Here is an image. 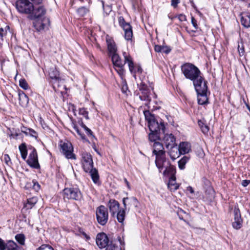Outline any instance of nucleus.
<instances>
[{"label":"nucleus","instance_id":"obj_58","mask_svg":"<svg viewBox=\"0 0 250 250\" xmlns=\"http://www.w3.org/2000/svg\"><path fill=\"white\" fill-rule=\"evenodd\" d=\"M191 22L193 26L196 29L197 27V24L196 23V20L193 17L191 18Z\"/></svg>","mask_w":250,"mask_h":250},{"label":"nucleus","instance_id":"obj_64","mask_svg":"<svg viewBox=\"0 0 250 250\" xmlns=\"http://www.w3.org/2000/svg\"><path fill=\"white\" fill-rule=\"evenodd\" d=\"M70 108L72 110L74 113H75V111L76 110L75 106L73 104H71V106H69V110H70Z\"/></svg>","mask_w":250,"mask_h":250},{"label":"nucleus","instance_id":"obj_28","mask_svg":"<svg viewBox=\"0 0 250 250\" xmlns=\"http://www.w3.org/2000/svg\"><path fill=\"white\" fill-rule=\"evenodd\" d=\"M21 131L24 133L26 136H30L33 137L37 138L38 137V134L34 130L27 128L24 126H22L21 128Z\"/></svg>","mask_w":250,"mask_h":250},{"label":"nucleus","instance_id":"obj_42","mask_svg":"<svg viewBox=\"0 0 250 250\" xmlns=\"http://www.w3.org/2000/svg\"><path fill=\"white\" fill-rule=\"evenodd\" d=\"M37 250H54V249L48 245H42Z\"/></svg>","mask_w":250,"mask_h":250},{"label":"nucleus","instance_id":"obj_16","mask_svg":"<svg viewBox=\"0 0 250 250\" xmlns=\"http://www.w3.org/2000/svg\"><path fill=\"white\" fill-rule=\"evenodd\" d=\"M123 204L125 209L129 210L131 206L137 208L139 205V202L134 197H131L130 198L125 197L123 199Z\"/></svg>","mask_w":250,"mask_h":250},{"label":"nucleus","instance_id":"obj_18","mask_svg":"<svg viewBox=\"0 0 250 250\" xmlns=\"http://www.w3.org/2000/svg\"><path fill=\"white\" fill-rule=\"evenodd\" d=\"M234 221L232 223V227L236 229H240L242 226V219L241 218L240 210L236 208L234 209Z\"/></svg>","mask_w":250,"mask_h":250},{"label":"nucleus","instance_id":"obj_37","mask_svg":"<svg viewBox=\"0 0 250 250\" xmlns=\"http://www.w3.org/2000/svg\"><path fill=\"white\" fill-rule=\"evenodd\" d=\"M125 208L124 209H120L118 211L117 214V218L119 222L123 223L125 217Z\"/></svg>","mask_w":250,"mask_h":250},{"label":"nucleus","instance_id":"obj_46","mask_svg":"<svg viewBox=\"0 0 250 250\" xmlns=\"http://www.w3.org/2000/svg\"><path fill=\"white\" fill-rule=\"evenodd\" d=\"M32 182L33 183V188L37 191H38L40 189V185L35 181L33 180Z\"/></svg>","mask_w":250,"mask_h":250},{"label":"nucleus","instance_id":"obj_38","mask_svg":"<svg viewBox=\"0 0 250 250\" xmlns=\"http://www.w3.org/2000/svg\"><path fill=\"white\" fill-rule=\"evenodd\" d=\"M106 250H122V248L120 246H118L116 242L112 241L107 246Z\"/></svg>","mask_w":250,"mask_h":250},{"label":"nucleus","instance_id":"obj_25","mask_svg":"<svg viewBox=\"0 0 250 250\" xmlns=\"http://www.w3.org/2000/svg\"><path fill=\"white\" fill-rule=\"evenodd\" d=\"M32 12L33 16L36 19H38L45 14L46 11L43 7L39 6L37 8L33 7Z\"/></svg>","mask_w":250,"mask_h":250},{"label":"nucleus","instance_id":"obj_27","mask_svg":"<svg viewBox=\"0 0 250 250\" xmlns=\"http://www.w3.org/2000/svg\"><path fill=\"white\" fill-rule=\"evenodd\" d=\"M207 92L197 93L198 103L199 104L204 105L208 103V98L207 97Z\"/></svg>","mask_w":250,"mask_h":250},{"label":"nucleus","instance_id":"obj_13","mask_svg":"<svg viewBox=\"0 0 250 250\" xmlns=\"http://www.w3.org/2000/svg\"><path fill=\"white\" fill-rule=\"evenodd\" d=\"M155 164L158 168L159 172H161L164 168H165L167 165H169V161L167 160L166 154L163 155V152H160L158 156H156Z\"/></svg>","mask_w":250,"mask_h":250},{"label":"nucleus","instance_id":"obj_47","mask_svg":"<svg viewBox=\"0 0 250 250\" xmlns=\"http://www.w3.org/2000/svg\"><path fill=\"white\" fill-rule=\"evenodd\" d=\"M6 249V243H5L2 239L0 238V250H5Z\"/></svg>","mask_w":250,"mask_h":250},{"label":"nucleus","instance_id":"obj_26","mask_svg":"<svg viewBox=\"0 0 250 250\" xmlns=\"http://www.w3.org/2000/svg\"><path fill=\"white\" fill-rule=\"evenodd\" d=\"M123 56L125 58L124 62H125V63L126 62L128 63V65L130 71L131 73H133V72L135 73V72L134 71V63L132 60L131 57L125 52H124L123 53Z\"/></svg>","mask_w":250,"mask_h":250},{"label":"nucleus","instance_id":"obj_11","mask_svg":"<svg viewBox=\"0 0 250 250\" xmlns=\"http://www.w3.org/2000/svg\"><path fill=\"white\" fill-rule=\"evenodd\" d=\"M119 25L125 32V38L127 41H131L133 37L132 27L129 23L126 22L124 18L120 16L118 19Z\"/></svg>","mask_w":250,"mask_h":250},{"label":"nucleus","instance_id":"obj_51","mask_svg":"<svg viewBox=\"0 0 250 250\" xmlns=\"http://www.w3.org/2000/svg\"><path fill=\"white\" fill-rule=\"evenodd\" d=\"M6 34V31H4L3 28H0V37L1 40H2V38L4 36H5Z\"/></svg>","mask_w":250,"mask_h":250},{"label":"nucleus","instance_id":"obj_4","mask_svg":"<svg viewBox=\"0 0 250 250\" xmlns=\"http://www.w3.org/2000/svg\"><path fill=\"white\" fill-rule=\"evenodd\" d=\"M190 150V144L188 142H183L180 143L178 147L176 146L174 150H170L169 154L172 160H175L181 154L188 153Z\"/></svg>","mask_w":250,"mask_h":250},{"label":"nucleus","instance_id":"obj_45","mask_svg":"<svg viewBox=\"0 0 250 250\" xmlns=\"http://www.w3.org/2000/svg\"><path fill=\"white\" fill-rule=\"evenodd\" d=\"M73 128L74 130L77 132L78 134L83 139L84 138V135L81 132L80 129L79 128V126H73Z\"/></svg>","mask_w":250,"mask_h":250},{"label":"nucleus","instance_id":"obj_7","mask_svg":"<svg viewBox=\"0 0 250 250\" xmlns=\"http://www.w3.org/2000/svg\"><path fill=\"white\" fill-rule=\"evenodd\" d=\"M144 114L145 117V119L148 123V125H165L164 122H161L159 124L157 117L154 114L151 113L149 110L144 111ZM166 117L168 120V123L166 122L165 124L167 125L168 124L172 125V122L170 121V120H172V117L170 116H166Z\"/></svg>","mask_w":250,"mask_h":250},{"label":"nucleus","instance_id":"obj_20","mask_svg":"<svg viewBox=\"0 0 250 250\" xmlns=\"http://www.w3.org/2000/svg\"><path fill=\"white\" fill-rule=\"evenodd\" d=\"M240 21L242 25L245 27H250V14L248 12H244L240 15Z\"/></svg>","mask_w":250,"mask_h":250},{"label":"nucleus","instance_id":"obj_21","mask_svg":"<svg viewBox=\"0 0 250 250\" xmlns=\"http://www.w3.org/2000/svg\"><path fill=\"white\" fill-rule=\"evenodd\" d=\"M18 97L20 104L23 107L26 106L29 101L27 96L23 91H19Z\"/></svg>","mask_w":250,"mask_h":250},{"label":"nucleus","instance_id":"obj_56","mask_svg":"<svg viewBox=\"0 0 250 250\" xmlns=\"http://www.w3.org/2000/svg\"><path fill=\"white\" fill-rule=\"evenodd\" d=\"M178 19L181 21H186V17L185 15H184L183 14H180L178 16Z\"/></svg>","mask_w":250,"mask_h":250},{"label":"nucleus","instance_id":"obj_31","mask_svg":"<svg viewBox=\"0 0 250 250\" xmlns=\"http://www.w3.org/2000/svg\"><path fill=\"white\" fill-rule=\"evenodd\" d=\"M49 75L51 79L58 80L60 79L59 72L55 67L51 68L49 70Z\"/></svg>","mask_w":250,"mask_h":250},{"label":"nucleus","instance_id":"obj_39","mask_svg":"<svg viewBox=\"0 0 250 250\" xmlns=\"http://www.w3.org/2000/svg\"><path fill=\"white\" fill-rule=\"evenodd\" d=\"M15 239L21 245H24L25 243V236L23 234H18L15 236Z\"/></svg>","mask_w":250,"mask_h":250},{"label":"nucleus","instance_id":"obj_9","mask_svg":"<svg viewBox=\"0 0 250 250\" xmlns=\"http://www.w3.org/2000/svg\"><path fill=\"white\" fill-rule=\"evenodd\" d=\"M198 78H196L195 80L192 81L193 84L197 93L201 92H207L208 91V82L205 80V78L201 74Z\"/></svg>","mask_w":250,"mask_h":250},{"label":"nucleus","instance_id":"obj_36","mask_svg":"<svg viewBox=\"0 0 250 250\" xmlns=\"http://www.w3.org/2000/svg\"><path fill=\"white\" fill-rule=\"evenodd\" d=\"M189 157L187 156H184L178 161V167L181 170L185 168V165L188 161Z\"/></svg>","mask_w":250,"mask_h":250},{"label":"nucleus","instance_id":"obj_23","mask_svg":"<svg viewBox=\"0 0 250 250\" xmlns=\"http://www.w3.org/2000/svg\"><path fill=\"white\" fill-rule=\"evenodd\" d=\"M154 143L153 145L154 149L153 150V153L155 154L156 156H158L160 152H163V155L165 154V151L164 149L163 145L158 142L154 141Z\"/></svg>","mask_w":250,"mask_h":250},{"label":"nucleus","instance_id":"obj_44","mask_svg":"<svg viewBox=\"0 0 250 250\" xmlns=\"http://www.w3.org/2000/svg\"><path fill=\"white\" fill-rule=\"evenodd\" d=\"M79 114L83 115L85 119H88V112L85 108H80L79 109Z\"/></svg>","mask_w":250,"mask_h":250},{"label":"nucleus","instance_id":"obj_6","mask_svg":"<svg viewBox=\"0 0 250 250\" xmlns=\"http://www.w3.org/2000/svg\"><path fill=\"white\" fill-rule=\"evenodd\" d=\"M96 215L97 222L102 226L105 225L108 220V212L107 208L104 206L101 205L96 208Z\"/></svg>","mask_w":250,"mask_h":250},{"label":"nucleus","instance_id":"obj_33","mask_svg":"<svg viewBox=\"0 0 250 250\" xmlns=\"http://www.w3.org/2000/svg\"><path fill=\"white\" fill-rule=\"evenodd\" d=\"M19 148L22 158L25 160L27 155V149L26 144L25 143H22L19 146Z\"/></svg>","mask_w":250,"mask_h":250},{"label":"nucleus","instance_id":"obj_29","mask_svg":"<svg viewBox=\"0 0 250 250\" xmlns=\"http://www.w3.org/2000/svg\"><path fill=\"white\" fill-rule=\"evenodd\" d=\"M167 186L170 190L175 191L178 188L179 185L176 183L175 176L170 177Z\"/></svg>","mask_w":250,"mask_h":250},{"label":"nucleus","instance_id":"obj_60","mask_svg":"<svg viewBox=\"0 0 250 250\" xmlns=\"http://www.w3.org/2000/svg\"><path fill=\"white\" fill-rule=\"evenodd\" d=\"M118 241L119 242L120 245L124 246L125 245V242L124 241H122L121 237L118 236L117 238Z\"/></svg>","mask_w":250,"mask_h":250},{"label":"nucleus","instance_id":"obj_17","mask_svg":"<svg viewBox=\"0 0 250 250\" xmlns=\"http://www.w3.org/2000/svg\"><path fill=\"white\" fill-rule=\"evenodd\" d=\"M34 26L37 31L40 32L43 30L49 24V20L48 18L43 19H37L33 23Z\"/></svg>","mask_w":250,"mask_h":250},{"label":"nucleus","instance_id":"obj_1","mask_svg":"<svg viewBox=\"0 0 250 250\" xmlns=\"http://www.w3.org/2000/svg\"><path fill=\"white\" fill-rule=\"evenodd\" d=\"M150 133L148 138L150 141H155L163 139L166 146L167 149L174 150L176 146L175 138L170 134H165V126H148Z\"/></svg>","mask_w":250,"mask_h":250},{"label":"nucleus","instance_id":"obj_50","mask_svg":"<svg viewBox=\"0 0 250 250\" xmlns=\"http://www.w3.org/2000/svg\"><path fill=\"white\" fill-rule=\"evenodd\" d=\"M171 49L167 46H162V52L168 54L170 52Z\"/></svg>","mask_w":250,"mask_h":250},{"label":"nucleus","instance_id":"obj_2","mask_svg":"<svg viewBox=\"0 0 250 250\" xmlns=\"http://www.w3.org/2000/svg\"><path fill=\"white\" fill-rule=\"evenodd\" d=\"M138 86L140 91L138 93L140 99L147 102L146 105L148 106L149 109L152 105L153 106L152 110L159 109L160 107L153 105V102H151V96H153V98H156L157 95L154 92L151 93V89L143 82H142L140 84H138Z\"/></svg>","mask_w":250,"mask_h":250},{"label":"nucleus","instance_id":"obj_40","mask_svg":"<svg viewBox=\"0 0 250 250\" xmlns=\"http://www.w3.org/2000/svg\"><path fill=\"white\" fill-rule=\"evenodd\" d=\"M88 9L85 7H81L78 9L77 13L81 17H83L88 12Z\"/></svg>","mask_w":250,"mask_h":250},{"label":"nucleus","instance_id":"obj_35","mask_svg":"<svg viewBox=\"0 0 250 250\" xmlns=\"http://www.w3.org/2000/svg\"><path fill=\"white\" fill-rule=\"evenodd\" d=\"M107 48L108 51L110 53V56L112 55L116 54L117 52V47L114 42H109L107 41Z\"/></svg>","mask_w":250,"mask_h":250},{"label":"nucleus","instance_id":"obj_52","mask_svg":"<svg viewBox=\"0 0 250 250\" xmlns=\"http://www.w3.org/2000/svg\"><path fill=\"white\" fill-rule=\"evenodd\" d=\"M162 46L156 45L154 47V49L156 52H162Z\"/></svg>","mask_w":250,"mask_h":250},{"label":"nucleus","instance_id":"obj_49","mask_svg":"<svg viewBox=\"0 0 250 250\" xmlns=\"http://www.w3.org/2000/svg\"><path fill=\"white\" fill-rule=\"evenodd\" d=\"M200 129L202 132L206 134L209 131V126H200Z\"/></svg>","mask_w":250,"mask_h":250},{"label":"nucleus","instance_id":"obj_3","mask_svg":"<svg viewBox=\"0 0 250 250\" xmlns=\"http://www.w3.org/2000/svg\"><path fill=\"white\" fill-rule=\"evenodd\" d=\"M182 73L187 79L192 82L202 74L199 69L191 63H185L181 66Z\"/></svg>","mask_w":250,"mask_h":250},{"label":"nucleus","instance_id":"obj_19","mask_svg":"<svg viewBox=\"0 0 250 250\" xmlns=\"http://www.w3.org/2000/svg\"><path fill=\"white\" fill-rule=\"evenodd\" d=\"M108 207L112 215L114 216L119 210L120 204L117 201L114 199H110L108 202Z\"/></svg>","mask_w":250,"mask_h":250},{"label":"nucleus","instance_id":"obj_34","mask_svg":"<svg viewBox=\"0 0 250 250\" xmlns=\"http://www.w3.org/2000/svg\"><path fill=\"white\" fill-rule=\"evenodd\" d=\"M38 202V198L37 197H33L32 198H29L27 199V202L25 205V207L27 209L32 208Z\"/></svg>","mask_w":250,"mask_h":250},{"label":"nucleus","instance_id":"obj_48","mask_svg":"<svg viewBox=\"0 0 250 250\" xmlns=\"http://www.w3.org/2000/svg\"><path fill=\"white\" fill-rule=\"evenodd\" d=\"M79 232L80 234L79 235L82 234L83 236V237L86 239L89 240L90 239V237L86 234V233L83 230V229H79Z\"/></svg>","mask_w":250,"mask_h":250},{"label":"nucleus","instance_id":"obj_62","mask_svg":"<svg viewBox=\"0 0 250 250\" xmlns=\"http://www.w3.org/2000/svg\"><path fill=\"white\" fill-rule=\"evenodd\" d=\"M125 183L126 186L127 187L128 189H130V185L129 182L127 181V179L126 178L124 179Z\"/></svg>","mask_w":250,"mask_h":250},{"label":"nucleus","instance_id":"obj_12","mask_svg":"<svg viewBox=\"0 0 250 250\" xmlns=\"http://www.w3.org/2000/svg\"><path fill=\"white\" fill-rule=\"evenodd\" d=\"M82 164L84 171L89 170L93 167V162L91 155L87 152L82 153Z\"/></svg>","mask_w":250,"mask_h":250},{"label":"nucleus","instance_id":"obj_43","mask_svg":"<svg viewBox=\"0 0 250 250\" xmlns=\"http://www.w3.org/2000/svg\"><path fill=\"white\" fill-rule=\"evenodd\" d=\"M115 68L116 71L118 73V74L123 78V77L124 75V70L123 69V67H116Z\"/></svg>","mask_w":250,"mask_h":250},{"label":"nucleus","instance_id":"obj_55","mask_svg":"<svg viewBox=\"0 0 250 250\" xmlns=\"http://www.w3.org/2000/svg\"><path fill=\"white\" fill-rule=\"evenodd\" d=\"M250 183V180H244L242 181V185L244 187H247L249 184Z\"/></svg>","mask_w":250,"mask_h":250},{"label":"nucleus","instance_id":"obj_63","mask_svg":"<svg viewBox=\"0 0 250 250\" xmlns=\"http://www.w3.org/2000/svg\"><path fill=\"white\" fill-rule=\"evenodd\" d=\"M35 4H39L41 3L42 0H31Z\"/></svg>","mask_w":250,"mask_h":250},{"label":"nucleus","instance_id":"obj_53","mask_svg":"<svg viewBox=\"0 0 250 250\" xmlns=\"http://www.w3.org/2000/svg\"><path fill=\"white\" fill-rule=\"evenodd\" d=\"M83 128L86 131L88 135H92V131L89 129L86 126H82Z\"/></svg>","mask_w":250,"mask_h":250},{"label":"nucleus","instance_id":"obj_57","mask_svg":"<svg viewBox=\"0 0 250 250\" xmlns=\"http://www.w3.org/2000/svg\"><path fill=\"white\" fill-rule=\"evenodd\" d=\"M179 3V0H171V5L174 7H177Z\"/></svg>","mask_w":250,"mask_h":250},{"label":"nucleus","instance_id":"obj_32","mask_svg":"<svg viewBox=\"0 0 250 250\" xmlns=\"http://www.w3.org/2000/svg\"><path fill=\"white\" fill-rule=\"evenodd\" d=\"M6 249L7 250H21V248L18 246L14 241L10 240L6 243Z\"/></svg>","mask_w":250,"mask_h":250},{"label":"nucleus","instance_id":"obj_5","mask_svg":"<svg viewBox=\"0 0 250 250\" xmlns=\"http://www.w3.org/2000/svg\"><path fill=\"white\" fill-rule=\"evenodd\" d=\"M64 199L80 201L83 198V195L77 187L65 188L63 189Z\"/></svg>","mask_w":250,"mask_h":250},{"label":"nucleus","instance_id":"obj_22","mask_svg":"<svg viewBox=\"0 0 250 250\" xmlns=\"http://www.w3.org/2000/svg\"><path fill=\"white\" fill-rule=\"evenodd\" d=\"M86 172L89 173L93 182L95 184L99 183V175L98 170L96 168L91 167L89 170L85 171Z\"/></svg>","mask_w":250,"mask_h":250},{"label":"nucleus","instance_id":"obj_59","mask_svg":"<svg viewBox=\"0 0 250 250\" xmlns=\"http://www.w3.org/2000/svg\"><path fill=\"white\" fill-rule=\"evenodd\" d=\"M238 52L240 56H242L244 53V49L243 47L240 48L239 45H238Z\"/></svg>","mask_w":250,"mask_h":250},{"label":"nucleus","instance_id":"obj_30","mask_svg":"<svg viewBox=\"0 0 250 250\" xmlns=\"http://www.w3.org/2000/svg\"><path fill=\"white\" fill-rule=\"evenodd\" d=\"M176 169L175 168L169 163V165H167L165 170L163 172L164 175H170V177L175 176Z\"/></svg>","mask_w":250,"mask_h":250},{"label":"nucleus","instance_id":"obj_41","mask_svg":"<svg viewBox=\"0 0 250 250\" xmlns=\"http://www.w3.org/2000/svg\"><path fill=\"white\" fill-rule=\"evenodd\" d=\"M19 85L24 90L28 89L29 88L28 84L25 79H21L19 81Z\"/></svg>","mask_w":250,"mask_h":250},{"label":"nucleus","instance_id":"obj_8","mask_svg":"<svg viewBox=\"0 0 250 250\" xmlns=\"http://www.w3.org/2000/svg\"><path fill=\"white\" fill-rule=\"evenodd\" d=\"M16 7L21 13L29 14L33 10V4L28 0H19L16 2Z\"/></svg>","mask_w":250,"mask_h":250},{"label":"nucleus","instance_id":"obj_10","mask_svg":"<svg viewBox=\"0 0 250 250\" xmlns=\"http://www.w3.org/2000/svg\"><path fill=\"white\" fill-rule=\"evenodd\" d=\"M61 151L67 159H76L75 154L73 153L72 146L69 142L61 141L60 144Z\"/></svg>","mask_w":250,"mask_h":250},{"label":"nucleus","instance_id":"obj_15","mask_svg":"<svg viewBox=\"0 0 250 250\" xmlns=\"http://www.w3.org/2000/svg\"><path fill=\"white\" fill-rule=\"evenodd\" d=\"M96 241L97 246L100 249L104 248L108 245V238L104 233H98L97 235Z\"/></svg>","mask_w":250,"mask_h":250},{"label":"nucleus","instance_id":"obj_54","mask_svg":"<svg viewBox=\"0 0 250 250\" xmlns=\"http://www.w3.org/2000/svg\"><path fill=\"white\" fill-rule=\"evenodd\" d=\"M4 159L5 161V162L8 165V163L10 162V158L8 154H5L4 155Z\"/></svg>","mask_w":250,"mask_h":250},{"label":"nucleus","instance_id":"obj_61","mask_svg":"<svg viewBox=\"0 0 250 250\" xmlns=\"http://www.w3.org/2000/svg\"><path fill=\"white\" fill-rule=\"evenodd\" d=\"M187 190L189 191L190 193H191V194H193L194 192L193 188L190 186H188V187H187Z\"/></svg>","mask_w":250,"mask_h":250},{"label":"nucleus","instance_id":"obj_14","mask_svg":"<svg viewBox=\"0 0 250 250\" xmlns=\"http://www.w3.org/2000/svg\"><path fill=\"white\" fill-rule=\"evenodd\" d=\"M26 162L33 168L36 169L40 168V166L38 162L37 152L35 148H33L32 152L29 155V157Z\"/></svg>","mask_w":250,"mask_h":250},{"label":"nucleus","instance_id":"obj_24","mask_svg":"<svg viewBox=\"0 0 250 250\" xmlns=\"http://www.w3.org/2000/svg\"><path fill=\"white\" fill-rule=\"evenodd\" d=\"M111 59L112 62L115 67H124L125 62L122 61L118 54L112 55Z\"/></svg>","mask_w":250,"mask_h":250}]
</instances>
